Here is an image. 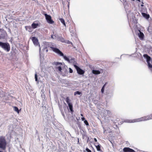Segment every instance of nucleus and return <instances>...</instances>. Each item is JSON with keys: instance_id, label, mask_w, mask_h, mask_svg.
<instances>
[{"instance_id": "obj_1", "label": "nucleus", "mask_w": 152, "mask_h": 152, "mask_svg": "<svg viewBox=\"0 0 152 152\" xmlns=\"http://www.w3.org/2000/svg\"><path fill=\"white\" fill-rule=\"evenodd\" d=\"M152 119V114L144 116L140 118L135 119L133 120H127L125 122L127 123H133L134 122L144 121Z\"/></svg>"}, {"instance_id": "obj_2", "label": "nucleus", "mask_w": 152, "mask_h": 152, "mask_svg": "<svg viewBox=\"0 0 152 152\" xmlns=\"http://www.w3.org/2000/svg\"><path fill=\"white\" fill-rule=\"evenodd\" d=\"M45 44L47 48H52L53 51L57 54H60L61 55H63L59 49L53 47L54 46L52 43L45 42Z\"/></svg>"}, {"instance_id": "obj_3", "label": "nucleus", "mask_w": 152, "mask_h": 152, "mask_svg": "<svg viewBox=\"0 0 152 152\" xmlns=\"http://www.w3.org/2000/svg\"><path fill=\"white\" fill-rule=\"evenodd\" d=\"M7 145V142L4 136L0 137V148L5 150Z\"/></svg>"}, {"instance_id": "obj_4", "label": "nucleus", "mask_w": 152, "mask_h": 152, "mask_svg": "<svg viewBox=\"0 0 152 152\" xmlns=\"http://www.w3.org/2000/svg\"><path fill=\"white\" fill-rule=\"evenodd\" d=\"M144 58L146 59V61L148 64V67L152 71V59L151 60V58L147 54L143 55Z\"/></svg>"}, {"instance_id": "obj_5", "label": "nucleus", "mask_w": 152, "mask_h": 152, "mask_svg": "<svg viewBox=\"0 0 152 152\" xmlns=\"http://www.w3.org/2000/svg\"><path fill=\"white\" fill-rule=\"evenodd\" d=\"M0 47L7 52H9L10 50V44L8 43L0 42Z\"/></svg>"}, {"instance_id": "obj_6", "label": "nucleus", "mask_w": 152, "mask_h": 152, "mask_svg": "<svg viewBox=\"0 0 152 152\" xmlns=\"http://www.w3.org/2000/svg\"><path fill=\"white\" fill-rule=\"evenodd\" d=\"M53 65H55V68L57 71H59L60 72H62V67L64 65L62 63L59 62H54L53 63Z\"/></svg>"}, {"instance_id": "obj_7", "label": "nucleus", "mask_w": 152, "mask_h": 152, "mask_svg": "<svg viewBox=\"0 0 152 152\" xmlns=\"http://www.w3.org/2000/svg\"><path fill=\"white\" fill-rule=\"evenodd\" d=\"M74 67L76 69L77 73L80 75H83L85 73V71L80 68L79 67L75 64L74 65Z\"/></svg>"}, {"instance_id": "obj_8", "label": "nucleus", "mask_w": 152, "mask_h": 152, "mask_svg": "<svg viewBox=\"0 0 152 152\" xmlns=\"http://www.w3.org/2000/svg\"><path fill=\"white\" fill-rule=\"evenodd\" d=\"M44 15L47 22L50 24H53L54 23V21L52 20L51 16L47 14H45Z\"/></svg>"}, {"instance_id": "obj_9", "label": "nucleus", "mask_w": 152, "mask_h": 152, "mask_svg": "<svg viewBox=\"0 0 152 152\" xmlns=\"http://www.w3.org/2000/svg\"><path fill=\"white\" fill-rule=\"evenodd\" d=\"M31 40L35 45H37L39 44L38 40V39L35 37H33L31 38Z\"/></svg>"}, {"instance_id": "obj_10", "label": "nucleus", "mask_w": 152, "mask_h": 152, "mask_svg": "<svg viewBox=\"0 0 152 152\" xmlns=\"http://www.w3.org/2000/svg\"><path fill=\"white\" fill-rule=\"evenodd\" d=\"M123 152H136L134 150L129 147H125L123 149Z\"/></svg>"}, {"instance_id": "obj_11", "label": "nucleus", "mask_w": 152, "mask_h": 152, "mask_svg": "<svg viewBox=\"0 0 152 152\" xmlns=\"http://www.w3.org/2000/svg\"><path fill=\"white\" fill-rule=\"evenodd\" d=\"M61 53H62L63 55H61L60 54H58V55H59L60 56H63L64 59L67 61L68 62L70 63V60L69 59V58L67 57L66 56H64V54L61 52Z\"/></svg>"}, {"instance_id": "obj_12", "label": "nucleus", "mask_w": 152, "mask_h": 152, "mask_svg": "<svg viewBox=\"0 0 152 152\" xmlns=\"http://www.w3.org/2000/svg\"><path fill=\"white\" fill-rule=\"evenodd\" d=\"M68 104V105L69 107V108L70 111L71 113L72 114L74 112V110L73 109L72 104V103H71L70 104Z\"/></svg>"}, {"instance_id": "obj_13", "label": "nucleus", "mask_w": 152, "mask_h": 152, "mask_svg": "<svg viewBox=\"0 0 152 152\" xmlns=\"http://www.w3.org/2000/svg\"><path fill=\"white\" fill-rule=\"evenodd\" d=\"M139 31L140 32V33L138 34V36L141 39H143L144 37V34L140 30H139Z\"/></svg>"}, {"instance_id": "obj_14", "label": "nucleus", "mask_w": 152, "mask_h": 152, "mask_svg": "<svg viewBox=\"0 0 152 152\" xmlns=\"http://www.w3.org/2000/svg\"><path fill=\"white\" fill-rule=\"evenodd\" d=\"M142 16L146 19H148L150 18V15L149 14H146L145 13L142 12Z\"/></svg>"}, {"instance_id": "obj_15", "label": "nucleus", "mask_w": 152, "mask_h": 152, "mask_svg": "<svg viewBox=\"0 0 152 152\" xmlns=\"http://www.w3.org/2000/svg\"><path fill=\"white\" fill-rule=\"evenodd\" d=\"M96 144V145H95V146L97 151H100L101 150L100 149L101 145L98 143H97Z\"/></svg>"}, {"instance_id": "obj_16", "label": "nucleus", "mask_w": 152, "mask_h": 152, "mask_svg": "<svg viewBox=\"0 0 152 152\" xmlns=\"http://www.w3.org/2000/svg\"><path fill=\"white\" fill-rule=\"evenodd\" d=\"M39 26V25L38 23H33L31 25V26L32 28H37V26Z\"/></svg>"}, {"instance_id": "obj_17", "label": "nucleus", "mask_w": 152, "mask_h": 152, "mask_svg": "<svg viewBox=\"0 0 152 152\" xmlns=\"http://www.w3.org/2000/svg\"><path fill=\"white\" fill-rule=\"evenodd\" d=\"M92 72L94 74L98 75L100 73V72L98 70H93L92 71Z\"/></svg>"}, {"instance_id": "obj_18", "label": "nucleus", "mask_w": 152, "mask_h": 152, "mask_svg": "<svg viewBox=\"0 0 152 152\" xmlns=\"http://www.w3.org/2000/svg\"><path fill=\"white\" fill-rule=\"evenodd\" d=\"M60 21L63 24V25L65 26H66V24H65V20H64V19H63V18H60L59 19Z\"/></svg>"}, {"instance_id": "obj_19", "label": "nucleus", "mask_w": 152, "mask_h": 152, "mask_svg": "<svg viewBox=\"0 0 152 152\" xmlns=\"http://www.w3.org/2000/svg\"><path fill=\"white\" fill-rule=\"evenodd\" d=\"M66 101L68 104L72 103L70 102L71 100L70 99L69 97H66Z\"/></svg>"}, {"instance_id": "obj_20", "label": "nucleus", "mask_w": 152, "mask_h": 152, "mask_svg": "<svg viewBox=\"0 0 152 152\" xmlns=\"http://www.w3.org/2000/svg\"><path fill=\"white\" fill-rule=\"evenodd\" d=\"M14 110L15 111L17 112L18 113H19V111L18 108L16 107H14Z\"/></svg>"}, {"instance_id": "obj_21", "label": "nucleus", "mask_w": 152, "mask_h": 152, "mask_svg": "<svg viewBox=\"0 0 152 152\" xmlns=\"http://www.w3.org/2000/svg\"><path fill=\"white\" fill-rule=\"evenodd\" d=\"M81 94V93L79 91H76L74 92V95H76L77 94L80 95Z\"/></svg>"}, {"instance_id": "obj_22", "label": "nucleus", "mask_w": 152, "mask_h": 152, "mask_svg": "<svg viewBox=\"0 0 152 152\" xmlns=\"http://www.w3.org/2000/svg\"><path fill=\"white\" fill-rule=\"evenodd\" d=\"M105 85H106V84H105L104 85V86H103V87H102V88L101 89V91L102 93H103V92H104V86H105Z\"/></svg>"}, {"instance_id": "obj_23", "label": "nucleus", "mask_w": 152, "mask_h": 152, "mask_svg": "<svg viewBox=\"0 0 152 152\" xmlns=\"http://www.w3.org/2000/svg\"><path fill=\"white\" fill-rule=\"evenodd\" d=\"M60 40L61 42H65L64 38H63L62 37L60 38Z\"/></svg>"}, {"instance_id": "obj_24", "label": "nucleus", "mask_w": 152, "mask_h": 152, "mask_svg": "<svg viewBox=\"0 0 152 152\" xmlns=\"http://www.w3.org/2000/svg\"><path fill=\"white\" fill-rule=\"evenodd\" d=\"M84 123L86 125L88 126L89 125L88 123L87 120H84Z\"/></svg>"}, {"instance_id": "obj_25", "label": "nucleus", "mask_w": 152, "mask_h": 152, "mask_svg": "<svg viewBox=\"0 0 152 152\" xmlns=\"http://www.w3.org/2000/svg\"><path fill=\"white\" fill-rule=\"evenodd\" d=\"M48 48H47V47H46V45L45 44H44V45L43 50L47 49Z\"/></svg>"}, {"instance_id": "obj_26", "label": "nucleus", "mask_w": 152, "mask_h": 152, "mask_svg": "<svg viewBox=\"0 0 152 152\" xmlns=\"http://www.w3.org/2000/svg\"><path fill=\"white\" fill-rule=\"evenodd\" d=\"M86 151L87 152H91V150H89L88 148H86Z\"/></svg>"}, {"instance_id": "obj_27", "label": "nucleus", "mask_w": 152, "mask_h": 152, "mask_svg": "<svg viewBox=\"0 0 152 152\" xmlns=\"http://www.w3.org/2000/svg\"><path fill=\"white\" fill-rule=\"evenodd\" d=\"M69 72L70 73H72L73 72L72 70L70 68H69Z\"/></svg>"}, {"instance_id": "obj_28", "label": "nucleus", "mask_w": 152, "mask_h": 152, "mask_svg": "<svg viewBox=\"0 0 152 152\" xmlns=\"http://www.w3.org/2000/svg\"><path fill=\"white\" fill-rule=\"evenodd\" d=\"M35 80L36 81H37V74H36L35 75Z\"/></svg>"}, {"instance_id": "obj_29", "label": "nucleus", "mask_w": 152, "mask_h": 152, "mask_svg": "<svg viewBox=\"0 0 152 152\" xmlns=\"http://www.w3.org/2000/svg\"><path fill=\"white\" fill-rule=\"evenodd\" d=\"M66 42L67 44H72V43L71 42H70V41H69V40H67V42Z\"/></svg>"}, {"instance_id": "obj_30", "label": "nucleus", "mask_w": 152, "mask_h": 152, "mask_svg": "<svg viewBox=\"0 0 152 152\" xmlns=\"http://www.w3.org/2000/svg\"><path fill=\"white\" fill-rule=\"evenodd\" d=\"M54 36L53 35H51V37H52V38L53 39H54L55 38V37H54ZM54 37H55V36H54Z\"/></svg>"}, {"instance_id": "obj_31", "label": "nucleus", "mask_w": 152, "mask_h": 152, "mask_svg": "<svg viewBox=\"0 0 152 152\" xmlns=\"http://www.w3.org/2000/svg\"><path fill=\"white\" fill-rule=\"evenodd\" d=\"M82 120V121H84L85 120V118L84 117H82L81 118Z\"/></svg>"}, {"instance_id": "obj_32", "label": "nucleus", "mask_w": 152, "mask_h": 152, "mask_svg": "<svg viewBox=\"0 0 152 152\" xmlns=\"http://www.w3.org/2000/svg\"><path fill=\"white\" fill-rule=\"evenodd\" d=\"M94 141H95V142H97V139H96V138H94Z\"/></svg>"}, {"instance_id": "obj_33", "label": "nucleus", "mask_w": 152, "mask_h": 152, "mask_svg": "<svg viewBox=\"0 0 152 152\" xmlns=\"http://www.w3.org/2000/svg\"><path fill=\"white\" fill-rule=\"evenodd\" d=\"M106 111L107 113H108L109 112H110V111L108 110H106Z\"/></svg>"}, {"instance_id": "obj_34", "label": "nucleus", "mask_w": 152, "mask_h": 152, "mask_svg": "<svg viewBox=\"0 0 152 152\" xmlns=\"http://www.w3.org/2000/svg\"><path fill=\"white\" fill-rule=\"evenodd\" d=\"M46 52L47 53L48 52V49H46Z\"/></svg>"}, {"instance_id": "obj_35", "label": "nucleus", "mask_w": 152, "mask_h": 152, "mask_svg": "<svg viewBox=\"0 0 152 152\" xmlns=\"http://www.w3.org/2000/svg\"><path fill=\"white\" fill-rule=\"evenodd\" d=\"M74 60V58H72L71 59V61L72 60Z\"/></svg>"}, {"instance_id": "obj_36", "label": "nucleus", "mask_w": 152, "mask_h": 152, "mask_svg": "<svg viewBox=\"0 0 152 152\" xmlns=\"http://www.w3.org/2000/svg\"><path fill=\"white\" fill-rule=\"evenodd\" d=\"M142 4H143V3L142 2ZM143 4H141V7H143Z\"/></svg>"}, {"instance_id": "obj_37", "label": "nucleus", "mask_w": 152, "mask_h": 152, "mask_svg": "<svg viewBox=\"0 0 152 152\" xmlns=\"http://www.w3.org/2000/svg\"><path fill=\"white\" fill-rule=\"evenodd\" d=\"M80 115H81V116H83V115L82 114H81Z\"/></svg>"}]
</instances>
